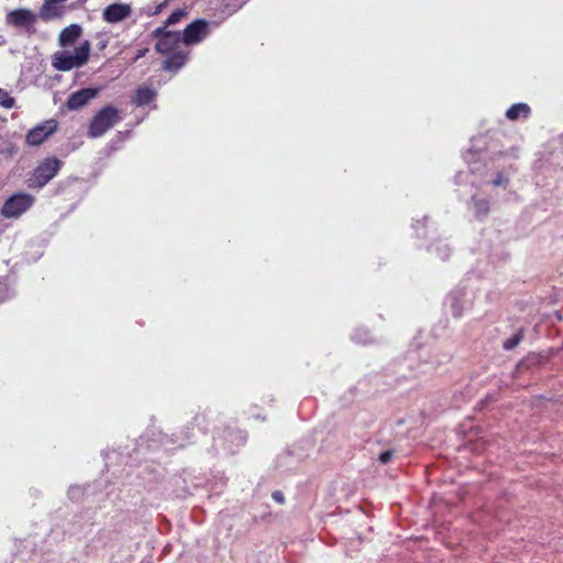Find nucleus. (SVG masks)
Instances as JSON below:
<instances>
[{
  "instance_id": "f3484780",
  "label": "nucleus",
  "mask_w": 563,
  "mask_h": 563,
  "mask_svg": "<svg viewBox=\"0 0 563 563\" xmlns=\"http://www.w3.org/2000/svg\"><path fill=\"white\" fill-rule=\"evenodd\" d=\"M471 205L473 208L474 217L477 220L485 219L490 211L489 202L484 198H477L473 196Z\"/></svg>"
},
{
  "instance_id": "aec40b11",
  "label": "nucleus",
  "mask_w": 563,
  "mask_h": 563,
  "mask_svg": "<svg viewBox=\"0 0 563 563\" xmlns=\"http://www.w3.org/2000/svg\"><path fill=\"white\" fill-rule=\"evenodd\" d=\"M351 339L358 344H368L373 342V336L366 328H356L352 333Z\"/></svg>"
},
{
  "instance_id": "f257e3e1",
  "label": "nucleus",
  "mask_w": 563,
  "mask_h": 563,
  "mask_svg": "<svg viewBox=\"0 0 563 563\" xmlns=\"http://www.w3.org/2000/svg\"><path fill=\"white\" fill-rule=\"evenodd\" d=\"M91 45L89 41L82 42L74 52L59 51L53 55L52 65L56 70L68 71L73 68L84 66L90 55Z\"/></svg>"
},
{
  "instance_id": "0eeeda50",
  "label": "nucleus",
  "mask_w": 563,
  "mask_h": 563,
  "mask_svg": "<svg viewBox=\"0 0 563 563\" xmlns=\"http://www.w3.org/2000/svg\"><path fill=\"white\" fill-rule=\"evenodd\" d=\"M152 37L157 38L155 51L159 54H170L181 41V33L166 30L165 26H158L151 33Z\"/></svg>"
},
{
  "instance_id": "6ab92c4d",
  "label": "nucleus",
  "mask_w": 563,
  "mask_h": 563,
  "mask_svg": "<svg viewBox=\"0 0 563 563\" xmlns=\"http://www.w3.org/2000/svg\"><path fill=\"white\" fill-rule=\"evenodd\" d=\"M428 251L430 253L437 254V256H439L442 261L448 260L451 255L450 245L441 240H439L437 243L430 244L428 246Z\"/></svg>"
},
{
  "instance_id": "2eb2a0df",
  "label": "nucleus",
  "mask_w": 563,
  "mask_h": 563,
  "mask_svg": "<svg viewBox=\"0 0 563 563\" xmlns=\"http://www.w3.org/2000/svg\"><path fill=\"white\" fill-rule=\"evenodd\" d=\"M188 59V53L175 52L163 62V69L172 73L178 71L185 66Z\"/></svg>"
},
{
  "instance_id": "b1692460",
  "label": "nucleus",
  "mask_w": 563,
  "mask_h": 563,
  "mask_svg": "<svg viewBox=\"0 0 563 563\" xmlns=\"http://www.w3.org/2000/svg\"><path fill=\"white\" fill-rule=\"evenodd\" d=\"M0 104L5 109L14 107V98H12L10 93L2 88H0Z\"/></svg>"
},
{
  "instance_id": "bb28decb",
  "label": "nucleus",
  "mask_w": 563,
  "mask_h": 563,
  "mask_svg": "<svg viewBox=\"0 0 563 563\" xmlns=\"http://www.w3.org/2000/svg\"><path fill=\"white\" fill-rule=\"evenodd\" d=\"M509 179L503 174L498 173L497 176L490 181L494 187H507Z\"/></svg>"
},
{
  "instance_id": "72a5a7b5",
  "label": "nucleus",
  "mask_w": 563,
  "mask_h": 563,
  "mask_svg": "<svg viewBox=\"0 0 563 563\" xmlns=\"http://www.w3.org/2000/svg\"><path fill=\"white\" fill-rule=\"evenodd\" d=\"M462 175H463V173H459V174L456 175V178H460Z\"/></svg>"
},
{
  "instance_id": "c85d7f7f",
  "label": "nucleus",
  "mask_w": 563,
  "mask_h": 563,
  "mask_svg": "<svg viewBox=\"0 0 563 563\" xmlns=\"http://www.w3.org/2000/svg\"><path fill=\"white\" fill-rule=\"evenodd\" d=\"M394 455V451L393 450H387V451H384L379 454L378 456V461L382 463V464H387L391 457Z\"/></svg>"
},
{
  "instance_id": "9d476101",
  "label": "nucleus",
  "mask_w": 563,
  "mask_h": 563,
  "mask_svg": "<svg viewBox=\"0 0 563 563\" xmlns=\"http://www.w3.org/2000/svg\"><path fill=\"white\" fill-rule=\"evenodd\" d=\"M472 300L465 289L459 288L451 291L446 299L445 306L449 307L454 318H461L464 310L471 307Z\"/></svg>"
},
{
  "instance_id": "a878e982",
  "label": "nucleus",
  "mask_w": 563,
  "mask_h": 563,
  "mask_svg": "<svg viewBox=\"0 0 563 563\" xmlns=\"http://www.w3.org/2000/svg\"><path fill=\"white\" fill-rule=\"evenodd\" d=\"M166 8V2H162L156 4L154 8L147 7L143 9V13L148 16H154L159 14Z\"/></svg>"
},
{
  "instance_id": "7c9ffc66",
  "label": "nucleus",
  "mask_w": 563,
  "mask_h": 563,
  "mask_svg": "<svg viewBox=\"0 0 563 563\" xmlns=\"http://www.w3.org/2000/svg\"><path fill=\"white\" fill-rule=\"evenodd\" d=\"M272 498L277 503V504H280L283 505L285 503V496L283 494V492L280 490H275L272 493Z\"/></svg>"
},
{
  "instance_id": "ddd939ff",
  "label": "nucleus",
  "mask_w": 563,
  "mask_h": 563,
  "mask_svg": "<svg viewBox=\"0 0 563 563\" xmlns=\"http://www.w3.org/2000/svg\"><path fill=\"white\" fill-rule=\"evenodd\" d=\"M131 7L126 3L109 4L102 12V19L108 23H119L131 15Z\"/></svg>"
},
{
  "instance_id": "4be33fe9",
  "label": "nucleus",
  "mask_w": 563,
  "mask_h": 563,
  "mask_svg": "<svg viewBox=\"0 0 563 563\" xmlns=\"http://www.w3.org/2000/svg\"><path fill=\"white\" fill-rule=\"evenodd\" d=\"M188 14L186 9H177L172 14L168 15L166 21L162 26H165L167 30L168 26L178 23L183 18H185Z\"/></svg>"
},
{
  "instance_id": "393cba45",
  "label": "nucleus",
  "mask_w": 563,
  "mask_h": 563,
  "mask_svg": "<svg viewBox=\"0 0 563 563\" xmlns=\"http://www.w3.org/2000/svg\"><path fill=\"white\" fill-rule=\"evenodd\" d=\"M478 156V153L474 152L473 148H471L464 156V159L466 161V163L470 165V170L471 173H475L476 172V167L473 166L477 163V161L479 159Z\"/></svg>"
},
{
  "instance_id": "20e7f679",
  "label": "nucleus",
  "mask_w": 563,
  "mask_h": 563,
  "mask_svg": "<svg viewBox=\"0 0 563 563\" xmlns=\"http://www.w3.org/2000/svg\"><path fill=\"white\" fill-rule=\"evenodd\" d=\"M246 441V435L243 431L228 427L223 430L222 434L213 437V449L217 452L223 451L228 454H233Z\"/></svg>"
},
{
  "instance_id": "473e14b6",
  "label": "nucleus",
  "mask_w": 563,
  "mask_h": 563,
  "mask_svg": "<svg viewBox=\"0 0 563 563\" xmlns=\"http://www.w3.org/2000/svg\"><path fill=\"white\" fill-rule=\"evenodd\" d=\"M426 220H427V217H424L422 221H417L416 223L412 224V228L416 230L418 235H420L418 225H421V229H424V227H426L424 221Z\"/></svg>"
},
{
  "instance_id": "cd10ccee",
  "label": "nucleus",
  "mask_w": 563,
  "mask_h": 563,
  "mask_svg": "<svg viewBox=\"0 0 563 563\" xmlns=\"http://www.w3.org/2000/svg\"><path fill=\"white\" fill-rule=\"evenodd\" d=\"M206 421H207V415H205V413L197 415L194 418V422H191V427H187L186 429L187 430H194L195 427L200 428L201 426L205 424Z\"/></svg>"
},
{
  "instance_id": "7ed1b4c3",
  "label": "nucleus",
  "mask_w": 563,
  "mask_h": 563,
  "mask_svg": "<svg viewBox=\"0 0 563 563\" xmlns=\"http://www.w3.org/2000/svg\"><path fill=\"white\" fill-rule=\"evenodd\" d=\"M34 196L27 192H16L10 196L1 207L0 213L5 219H18L32 208Z\"/></svg>"
},
{
  "instance_id": "6e6552de",
  "label": "nucleus",
  "mask_w": 563,
  "mask_h": 563,
  "mask_svg": "<svg viewBox=\"0 0 563 563\" xmlns=\"http://www.w3.org/2000/svg\"><path fill=\"white\" fill-rule=\"evenodd\" d=\"M209 22L205 19H197L189 23L181 34V41L186 45L200 43L208 34Z\"/></svg>"
},
{
  "instance_id": "2f4dec72",
  "label": "nucleus",
  "mask_w": 563,
  "mask_h": 563,
  "mask_svg": "<svg viewBox=\"0 0 563 563\" xmlns=\"http://www.w3.org/2000/svg\"><path fill=\"white\" fill-rule=\"evenodd\" d=\"M148 52V48H142V49H139L135 57L133 58V63H135L136 60H139L140 58L144 57L146 55V53Z\"/></svg>"
},
{
  "instance_id": "39448f33",
  "label": "nucleus",
  "mask_w": 563,
  "mask_h": 563,
  "mask_svg": "<svg viewBox=\"0 0 563 563\" xmlns=\"http://www.w3.org/2000/svg\"><path fill=\"white\" fill-rule=\"evenodd\" d=\"M191 435L189 431H181L179 434H165L162 431H157L152 433V438L147 440V448L151 450H156L162 446L165 450H174L181 449L189 444L191 441Z\"/></svg>"
},
{
  "instance_id": "412c9836",
  "label": "nucleus",
  "mask_w": 563,
  "mask_h": 563,
  "mask_svg": "<svg viewBox=\"0 0 563 563\" xmlns=\"http://www.w3.org/2000/svg\"><path fill=\"white\" fill-rule=\"evenodd\" d=\"M11 278L9 276L0 277V302L10 299L14 292L10 288Z\"/></svg>"
},
{
  "instance_id": "dca6fc26",
  "label": "nucleus",
  "mask_w": 563,
  "mask_h": 563,
  "mask_svg": "<svg viewBox=\"0 0 563 563\" xmlns=\"http://www.w3.org/2000/svg\"><path fill=\"white\" fill-rule=\"evenodd\" d=\"M156 98V92L150 87H140L132 96V103L136 107L150 104Z\"/></svg>"
},
{
  "instance_id": "423d86ee",
  "label": "nucleus",
  "mask_w": 563,
  "mask_h": 563,
  "mask_svg": "<svg viewBox=\"0 0 563 563\" xmlns=\"http://www.w3.org/2000/svg\"><path fill=\"white\" fill-rule=\"evenodd\" d=\"M63 166V162L57 157H47L38 164L33 170L30 178L31 186L43 188L48 184L59 172Z\"/></svg>"
},
{
  "instance_id": "4468645a",
  "label": "nucleus",
  "mask_w": 563,
  "mask_h": 563,
  "mask_svg": "<svg viewBox=\"0 0 563 563\" xmlns=\"http://www.w3.org/2000/svg\"><path fill=\"white\" fill-rule=\"evenodd\" d=\"M81 33V26L73 23L62 30L58 36V43L62 47L71 46L80 37Z\"/></svg>"
},
{
  "instance_id": "f704fd0d",
  "label": "nucleus",
  "mask_w": 563,
  "mask_h": 563,
  "mask_svg": "<svg viewBox=\"0 0 563 563\" xmlns=\"http://www.w3.org/2000/svg\"><path fill=\"white\" fill-rule=\"evenodd\" d=\"M168 1H169V0H165V1H164V2H166V5L168 4Z\"/></svg>"
},
{
  "instance_id": "1a4fd4ad",
  "label": "nucleus",
  "mask_w": 563,
  "mask_h": 563,
  "mask_svg": "<svg viewBox=\"0 0 563 563\" xmlns=\"http://www.w3.org/2000/svg\"><path fill=\"white\" fill-rule=\"evenodd\" d=\"M57 130V121L54 119L46 120L32 128L26 134V143L31 146H38L46 141Z\"/></svg>"
},
{
  "instance_id": "9b49d317",
  "label": "nucleus",
  "mask_w": 563,
  "mask_h": 563,
  "mask_svg": "<svg viewBox=\"0 0 563 563\" xmlns=\"http://www.w3.org/2000/svg\"><path fill=\"white\" fill-rule=\"evenodd\" d=\"M36 14L29 9H15L7 14V23L29 30L36 22Z\"/></svg>"
},
{
  "instance_id": "f03ea898",
  "label": "nucleus",
  "mask_w": 563,
  "mask_h": 563,
  "mask_svg": "<svg viewBox=\"0 0 563 563\" xmlns=\"http://www.w3.org/2000/svg\"><path fill=\"white\" fill-rule=\"evenodd\" d=\"M119 110L113 106H106L100 109L91 119L87 135L90 139H98L104 135L114 124L120 122Z\"/></svg>"
},
{
  "instance_id": "c756f323",
  "label": "nucleus",
  "mask_w": 563,
  "mask_h": 563,
  "mask_svg": "<svg viewBox=\"0 0 563 563\" xmlns=\"http://www.w3.org/2000/svg\"><path fill=\"white\" fill-rule=\"evenodd\" d=\"M82 495V490L80 487H70L68 490V496L70 499H78Z\"/></svg>"
},
{
  "instance_id": "5701e85b",
  "label": "nucleus",
  "mask_w": 563,
  "mask_h": 563,
  "mask_svg": "<svg viewBox=\"0 0 563 563\" xmlns=\"http://www.w3.org/2000/svg\"><path fill=\"white\" fill-rule=\"evenodd\" d=\"M523 339V331L519 330L517 333L512 334L510 338L504 341L503 347L506 351L514 350Z\"/></svg>"
},
{
  "instance_id": "f8f14e48",
  "label": "nucleus",
  "mask_w": 563,
  "mask_h": 563,
  "mask_svg": "<svg viewBox=\"0 0 563 563\" xmlns=\"http://www.w3.org/2000/svg\"><path fill=\"white\" fill-rule=\"evenodd\" d=\"M99 91V88L91 87L79 89L68 97L66 101V107L73 111L79 110L84 106H86L90 100L96 98Z\"/></svg>"
},
{
  "instance_id": "a211bd4d",
  "label": "nucleus",
  "mask_w": 563,
  "mask_h": 563,
  "mask_svg": "<svg viewBox=\"0 0 563 563\" xmlns=\"http://www.w3.org/2000/svg\"><path fill=\"white\" fill-rule=\"evenodd\" d=\"M531 112L530 107L527 103L519 102L512 104L507 111H506V118L508 120L515 121L519 118H528Z\"/></svg>"
}]
</instances>
